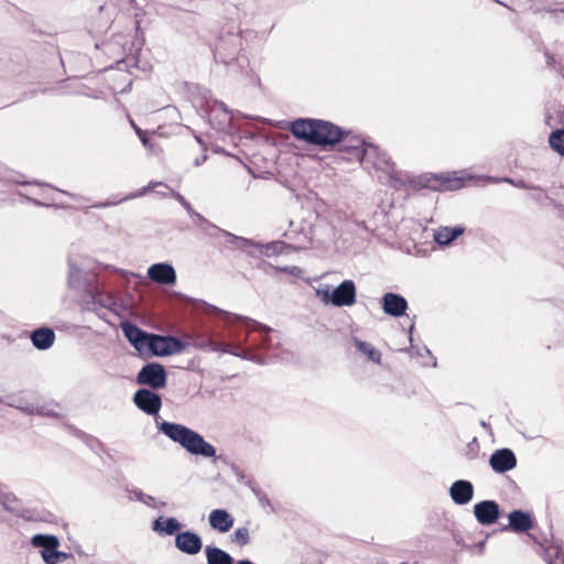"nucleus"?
<instances>
[{"label": "nucleus", "mask_w": 564, "mask_h": 564, "mask_svg": "<svg viewBox=\"0 0 564 564\" xmlns=\"http://www.w3.org/2000/svg\"><path fill=\"white\" fill-rule=\"evenodd\" d=\"M290 131L297 139L323 147L337 143L343 135L339 127L315 119H297L291 123Z\"/></svg>", "instance_id": "nucleus-1"}, {"label": "nucleus", "mask_w": 564, "mask_h": 564, "mask_svg": "<svg viewBox=\"0 0 564 564\" xmlns=\"http://www.w3.org/2000/svg\"><path fill=\"white\" fill-rule=\"evenodd\" d=\"M156 425L160 432L173 442L178 443L192 455L204 457L216 456L215 447L210 443L206 442L200 434L185 425L167 421L159 422L158 420Z\"/></svg>", "instance_id": "nucleus-2"}, {"label": "nucleus", "mask_w": 564, "mask_h": 564, "mask_svg": "<svg viewBox=\"0 0 564 564\" xmlns=\"http://www.w3.org/2000/svg\"><path fill=\"white\" fill-rule=\"evenodd\" d=\"M473 176L466 171L446 172L440 174H424L419 184L433 191H456L464 187L466 181Z\"/></svg>", "instance_id": "nucleus-3"}, {"label": "nucleus", "mask_w": 564, "mask_h": 564, "mask_svg": "<svg viewBox=\"0 0 564 564\" xmlns=\"http://www.w3.org/2000/svg\"><path fill=\"white\" fill-rule=\"evenodd\" d=\"M316 296L324 304H332L336 307L351 306L356 303L357 290L354 281L344 280L333 290L329 285L317 289Z\"/></svg>", "instance_id": "nucleus-4"}, {"label": "nucleus", "mask_w": 564, "mask_h": 564, "mask_svg": "<svg viewBox=\"0 0 564 564\" xmlns=\"http://www.w3.org/2000/svg\"><path fill=\"white\" fill-rule=\"evenodd\" d=\"M355 156L361 162L365 164L372 163L377 171H381L383 173V177H392L394 172L393 163L391 162L389 155L381 151L378 147L372 144H361V149L355 147ZM379 178H382V176H379Z\"/></svg>", "instance_id": "nucleus-5"}, {"label": "nucleus", "mask_w": 564, "mask_h": 564, "mask_svg": "<svg viewBox=\"0 0 564 564\" xmlns=\"http://www.w3.org/2000/svg\"><path fill=\"white\" fill-rule=\"evenodd\" d=\"M509 523L502 527V531H512L516 533H528L533 541L543 546L546 543V539L540 540L535 535L529 533L534 528L535 520L533 516L521 509H514L508 514Z\"/></svg>", "instance_id": "nucleus-6"}, {"label": "nucleus", "mask_w": 564, "mask_h": 564, "mask_svg": "<svg viewBox=\"0 0 564 564\" xmlns=\"http://www.w3.org/2000/svg\"><path fill=\"white\" fill-rule=\"evenodd\" d=\"M184 348V343L172 336L151 334L150 340L148 341V354L158 357L180 354Z\"/></svg>", "instance_id": "nucleus-7"}, {"label": "nucleus", "mask_w": 564, "mask_h": 564, "mask_svg": "<svg viewBox=\"0 0 564 564\" xmlns=\"http://www.w3.org/2000/svg\"><path fill=\"white\" fill-rule=\"evenodd\" d=\"M165 368L156 362H151L141 368L137 375L139 384L149 386L152 389H162L166 386Z\"/></svg>", "instance_id": "nucleus-8"}, {"label": "nucleus", "mask_w": 564, "mask_h": 564, "mask_svg": "<svg viewBox=\"0 0 564 564\" xmlns=\"http://www.w3.org/2000/svg\"><path fill=\"white\" fill-rule=\"evenodd\" d=\"M474 516L481 525L495 524L501 517V509L496 500H481L474 505Z\"/></svg>", "instance_id": "nucleus-9"}, {"label": "nucleus", "mask_w": 564, "mask_h": 564, "mask_svg": "<svg viewBox=\"0 0 564 564\" xmlns=\"http://www.w3.org/2000/svg\"><path fill=\"white\" fill-rule=\"evenodd\" d=\"M120 328L128 339V341L138 350L140 354H148V341L150 340L151 334L142 330L130 322H122Z\"/></svg>", "instance_id": "nucleus-10"}, {"label": "nucleus", "mask_w": 564, "mask_h": 564, "mask_svg": "<svg viewBox=\"0 0 564 564\" xmlns=\"http://www.w3.org/2000/svg\"><path fill=\"white\" fill-rule=\"evenodd\" d=\"M33 547L40 549L41 557L45 564H50L56 549L59 547L61 541L54 534L37 533L30 541Z\"/></svg>", "instance_id": "nucleus-11"}, {"label": "nucleus", "mask_w": 564, "mask_h": 564, "mask_svg": "<svg viewBox=\"0 0 564 564\" xmlns=\"http://www.w3.org/2000/svg\"><path fill=\"white\" fill-rule=\"evenodd\" d=\"M176 549L187 555H196L203 547V541L198 533L194 531H181L175 536Z\"/></svg>", "instance_id": "nucleus-12"}, {"label": "nucleus", "mask_w": 564, "mask_h": 564, "mask_svg": "<svg viewBox=\"0 0 564 564\" xmlns=\"http://www.w3.org/2000/svg\"><path fill=\"white\" fill-rule=\"evenodd\" d=\"M133 402L148 414H156L162 405L161 397L148 389H140L134 393Z\"/></svg>", "instance_id": "nucleus-13"}, {"label": "nucleus", "mask_w": 564, "mask_h": 564, "mask_svg": "<svg viewBox=\"0 0 564 564\" xmlns=\"http://www.w3.org/2000/svg\"><path fill=\"white\" fill-rule=\"evenodd\" d=\"M474 485L466 479L455 480L448 489L451 499L457 506L469 503L474 498Z\"/></svg>", "instance_id": "nucleus-14"}, {"label": "nucleus", "mask_w": 564, "mask_h": 564, "mask_svg": "<svg viewBox=\"0 0 564 564\" xmlns=\"http://www.w3.org/2000/svg\"><path fill=\"white\" fill-rule=\"evenodd\" d=\"M148 276L153 282L173 285L176 282V272L172 264L159 262L149 267Z\"/></svg>", "instance_id": "nucleus-15"}, {"label": "nucleus", "mask_w": 564, "mask_h": 564, "mask_svg": "<svg viewBox=\"0 0 564 564\" xmlns=\"http://www.w3.org/2000/svg\"><path fill=\"white\" fill-rule=\"evenodd\" d=\"M6 488L3 484H0V501L3 509L25 520H35L29 510L22 508L21 500L13 492L4 491Z\"/></svg>", "instance_id": "nucleus-16"}, {"label": "nucleus", "mask_w": 564, "mask_h": 564, "mask_svg": "<svg viewBox=\"0 0 564 564\" xmlns=\"http://www.w3.org/2000/svg\"><path fill=\"white\" fill-rule=\"evenodd\" d=\"M383 312L392 317H401L408 310V301L404 296L388 292L381 299Z\"/></svg>", "instance_id": "nucleus-17"}, {"label": "nucleus", "mask_w": 564, "mask_h": 564, "mask_svg": "<svg viewBox=\"0 0 564 564\" xmlns=\"http://www.w3.org/2000/svg\"><path fill=\"white\" fill-rule=\"evenodd\" d=\"M208 522L213 530L227 533L234 527L235 519L226 509H214L208 516Z\"/></svg>", "instance_id": "nucleus-18"}, {"label": "nucleus", "mask_w": 564, "mask_h": 564, "mask_svg": "<svg viewBox=\"0 0 564 564\" xmlns=\"http://www.w3.org/2000/svg\"><path fill=\"white\" fill-rule=\"evenodd\" d=\"M182 523L174 517H158L152 522V530L160 535H175L181 532Z\"/></svg>", "instance_id": "nucleus-19"}, {"label": "nucleus", "mask_w": 564, "mask_h": 564, "mask_svg": "<svg viewBox=\"0 0 564 564\" xmlns=\"http://www.w3.org/2000/svg\"><path fill=\"white\" fill-rule=\"evenodd\" d=\"M465 228L462 226H442L434 230L433 238L440 246H449L456 238L462 236Z\"/></svg>", "instance_id": "nucleus-20"}, {"label": "nucleus", "mask_w": 564, "mask_h": 564, "mask_svg": "<svg viewBox=\"0 0 564 564\" xmlns=\"http://www.w3.org/2000/svg\"><path fill=\"white\" fill-rule=\"evenodd\" d=\"M31 340L39 350L48 349L55 340V334L51 328L41 327L32 332Z\"/></svg>", "instance_id": "nucleus-21"}, {"label": "nucleus", "mask_w": 564, "mask_h": 564, "mask_svg": "<svg viewBox=\"0 0 564 564\" xmlns=\"http://www.w3.org/2000/svg\"><path fill=\"white\" fill-rule=\"evenodd\" d=\"M205 555L207 564H235L234 557L228 552L215 545H206Z\"/></svg>", "instance_id": "nucleus-22"}, {"label": "nucleus", "mask_w": 564, "mask_h": 564, "mask_svg": "<svg viewBox=\"0 0 564 564\" xmlns=\"http://www.w3.org/2000/svg\"><path fill=\"white\" fill-rule=\"evenodd\" d=\"M246 486L252 491V494L256 496L259 505L268 510L269 513H274L275 509L273 505L271 503L268 495L258 486V484L254 481L253 478H248L246 480Z\"/></svg>", "instance_id": "nucleus-23"}, {"label": "nucleus", "mask_w": 564, "mask_h": 564, "mask_svg": "<svg viewBox=\"0 0 564 564\" xmlns=\"http://www.w3.org/2000/svg\"><path fill=\"white\" fill-rule=\"evenodd\" d=\"M256 248L260 251L262 256L272 257L275 254H280L288 248V245L283 241H272L268 243H256Z\"/></svg>", "instance_id": "nucleus-24"}, {"label": "nucleus", "mask_w": 564, "mask_h": 564, "mask_svg": "<svg viewBox=\"0 0 564 564\" xmlns=\"http://www.w3.org/2000/svg\"><path fill=\"white\" fill-rule=\"evenodd\" d=\"M354 341H355L357 349L360 352L366 355L371 361H373L378 365L381 364V352L378 349H376L372 345H370L364 340H360L358 338H355Z\"/></svg>", "instance_id": "nucleus-25"}, {"label": "nucleus", "mask_w": 564, "mask_h": 564, "mask_svg": "<svg viewBox=\"0 0 564 564\" xmlns=\"http://www.w3.org/2000/svg\"><path fill=\"white\" fill-rule=\"evenodd\" d=\"M224 234H225L226 237H228V243H230L236 249L248 251L249 247H254L256 248V243H257L256 241H252V240L247 239V238L235 236V235H232V234H230L228 231H225Z\"/></svg>", "instance_id": "nucleus-26"}, {"label": "nucleus", "mask_w": 564, "mask_h": 564, "mask_svg": "<svg viewBox=\"0 0 564 564\" xmlns=\"http://www.w3.org/2000/svg\"><path fill=\"white\" fill-rule=\"evenodd\" d=\"M550 147L564 156V130H557L551 133L549 138Z\"/></svg>", "instance_id": "nucleus-27"}, {"label": "nucleus", "mask_w": 564, "mask_h": 564, "mask_svg": "<svg viewBox=\"0 0 564 564\" xmlns=\"http://www.w3.org/2000/svg\"><path fill=\"white\" fill-rule=\"evenodd\" d=\"M158 187L160 189H158L156 193L162 195V196L167 195V193L169 192L171 193V191H172V189L169 188L167 185H165V184H163L161 182H155V183H150L147 187H143L137 194L129 196V198H134V197L143 196L144 194H147L150 191H155Z\"/></svg>", "instance_id": "nucleus-28"}, {"label": "nucleus", "mask_w": 564, "mask_h": 564, "mask_svg": "<svg viewBox=\"0 0 564 564\" xmlns=\"http://www.w3.org/2000/svg\"><path fill=\"white\" fill-rule=\"evenodd\" d=\"M128 492L130 500L134 499L137 501L144 503L148 507H155V499L152 496L144 494L142 490L135 488L132 490H128Z\"/></svg>", "instance_id": "nucleus-29"}, {"label": "nucleus", "mask_w": 564, "mask_h": 564, "mask_svg": "<svg viewBox=\"0 0 564 564\" xmlns=\"http://www.w3.org/2000/svg\"><path fill=\"white\" fill-rule=\"evenodd\" d=\"M490 467L495 473L503 474L506 471L512 470L518 460H488Z\"/></svg>", "instance_id": "nucleus-30"}, {"label": "nucleus", "mask_w": 564, "mask_h": 564, "mask_svg": "<svg viewBox=\"0 0 564 564\" xmlns=\"http://www.w3.org/2000/svg\"><path fill=\"white\" fill-rule=\"evenodd\" d=\"M83 279V272L82 270L74 264L73 262H69V270H68V284L70 288H78L82 283Z\"/></svg>", "instance_id": "nucleus-31"}, {"label": "nucleus", "mask_w": 564, "mask_h": 564, "mask_svg": "<svg viewBox=\"0 0 564 564\" xmlns=\"http://www.w3.org/2000/svg\"><path fill=\"white\" fill-rule=\"evenodd\" d=\"M232 541L238 544L239 546H245L249 544L250 536H249V530L247 527H241L236 529L234 532Z\"/></svg>", "instance_id": "nucleus-32"}, {"label": "nucleus", "mask_w": 564, "mask_h": 564, "mask_svg": "<svg viewBox=\"0 0 564 564\" xmlns=\"http://www.w3.org/2000/svg\"><path fill=\"white\" fill-rule=\"evenodd\" d=\"M208 313H217V314H220L223 315V317L227 321V322H230L231 319H235V321H240V322H247V321H250L248 317L246 316H242V315H235V314H231L229 312H226V311H223L216 306H210L209 310H208Z\"/></svg>", "instance_id": "nucleus-33"}, {"label": "nucleus", "mask_w": 564, "mask_h": 564, "mask_svg": "<svg viewBox=\"0 0 564 564\" xmlns=\"http://www.w3.org/2000/svg\"><path fill=\"white\" fill-rule=\"evenodd\" d=\"M224 463H226L230 470L232 471V474L236 476L238 482L240 484H243L246 486V480L248 478H252L251 476H248L245 474V471L235 463H228V460H223Z\"/></svg>", "instance_id": "nucleus-34"}, {"label": "nucleus", "mask_w": 564, "mask_h": 564, "mask_svg": "<svg viewBox=\"0 0 564 564\" xmlns=\"http://www.w3.org/2000/svg\"><path fill=\"white\" fill-rule=\"evenodd\" d=\"M207 346L213 351H220V352L230 351L229 344L219 343L214 339H209L207 343Z\"/></svg>", "instance_id": "nucleus-35"}, {"label": "nucleus", "mask_w": 564, "mask_h": 564, "mask_svg": "<svg viewBox=\"0 0 564 564\" xmlns=\"http://www.w3.org/2000/svg\"><path fill=\"white\" fill-rule=\"evenodd\" d=\"M69 557H72L70 553H66L64 551H59L58 549H56L55 553L52 556V560L50 561V564H58Z\"/></svg>", "instance_id": "nucleus-36"}, {"label": "nucleus", "mask_w": 564, "mask_h": 564, "mask_svg": "<svg viewBox=\"0 0 564 564\" xmlns=\"http://www.w3.org/2000/svg\"><path fill=\"white\" fill-rule=\"evenodd\" d=\"M489 458H516L512 451L509 448H501L490 455Z\"/></svg>", "instance_id": "nucleus-37"}, {"label": "nucleus", "mask_w": 564, "mask_h": 564, "mask_svg": "<svg viewBox=\"0 0 564 564\" xmlns=\"http://www.w3.org/2000/svg\"><path fill=\"white\" fill-rule=\"evenodd\" d=\"M230 351H225V354H231L234 356L240 357L242 359H250L247 350L242 349L239 346L229 345Z\"/></svg>", "instance_id": "nucleus-38"}, {"label": "nucleus", "mask_w": 564, "mask_h": 564, "mask_svg": "<svg viewBox=\"0 0 564 564\" xmlns=\"http://www.w3.org/2000/svg\"><path fill=\"white\" fill-rule=\"evenodd\" d=\"M171 194L188 213L192 212L189 203L180 193L171 191Z\"/></svg>", "instance_id": "nucleus-39"}, {"label": "nucleus", "mask_w": 564, "mask_h": 564, "mask_svg": "<svg viewBox=\"0 0 564 564\" xmlns=\"http://www.w3.org/2000/svg\"><path fill=\"white\" fill-rule=\"evenodd\" d=\"M254 325H256V329L259 330V332H263L265 334L270 333L272 329L271 327L264 325V324H261V323H258V322H253Z\"/></svg>", "instance_id": "nucleus-40"}, {"label": "nucleus", "mask_w": 564, "mask_h": 564, "mask_svg": "<svg viewBox=\"0 0 564 564\" xmlns=\"http://www.w3.org/2000/svg\"><path fill=\"white\" fill-rule=\"evenodd\" d=\"M220 108H221V110H223V117H224V118H223V123H224V126H226V124H228V123L230 122V120H231V119H230V116H229V113L227 112V110L224 108V105H223V104L220 105Z\"/></svg>", "instance_id": "nucleus-41"}, {"label": "nucleus", "mask_w": 564, "mask_h": 564, "mask_svg": "<svg viewBox=\"0 0 564 564\" xmlns=\"http://www.w3.org/2000/svg\"><path fill=\"white\" fill-rule=\"evenodd\" d=\"M130 124L134 129L135 133L139 137H141L143 131L134 123V121L132 119H130Z\"/></svg>", "instance_id": "nucleus-42"}, {"label": "nucleus", "mask_w": 564, "mask_h": 564, "mask_svg": "<svg viewBox=\"0 0 564 564\" xmlns=\"http://www.w3.org/2000/svg\"><path fill=\"white\" fill-rule=\"evenodd\" d=\"M139 138L144 147H150L149 140L145 138L144 132H142V135Z\"/></svg>", "instance_id": "nucleus-43"}, {"label": "nucleus", "mask_w": 564, "mask_h": 564, "mask_svg": "<svg viewBox=\"0 0 564 564\" xmlns=\"http://www.w3.org/2000/svg\"><path fill=\"white\" fill-rule=\"evenodd\" d=\"M235 564H256V563L252 562L251 560L243 558V560H238Z\"/></svg>", "instance_id": "nucleus-44"}, {"label": "nucleus", "mask_w": 564, "mask_h": 564, "mask_svg": "<svg viewBox=\"0 0 564 564\" xmlns=\"http://www.w3.org/2000/svg\"><path fill=\"white\" fill-rule=\"evenodd\" d=\"M294 270H296V268H295V267H294V268H292V269H289V268H283V269H281V271H283V272H290V273H293V272H294Z\"/></svg>", "instance_id": "nucleus-45"}, {"label": "nucleus", "mask_w": 564, "mask_h": 564, "mask_svg": "<svg viewBox=\"0 0 564 564\" xmlns=\"http://www.w3.org/2000/svg\"><path fill=\"white\" fill-rule=\"evenodd\" d=\"M485 543H486L485 541L479 542V547L484 549L485 547Z\"/></svg>", "instance_id": "nucleus-46"}, {"label": "nucleus", "mask_w": 564, "mask_h": 564, "mask_svg": "<svg viewBox=\"0 0 564 564\" xmlns=\"http://www.w3.org/2000/svg\"><path fill=\"white\" fill-rule=\"evenodd\" d=\"M268 341H269V337L267 336V337L264 338V343H263V344H264V345H267V343H268Z\"/></svg>", "instance_id": "nucleus-47"}, {"label": "nucleus", "mask_w": 564, "mask_h": 564, "mask_svg": "<svg viewBox=\"0 0 564 564\" xmlns=\"http://www.w3.org/2000/svg\"><path fill=\"white\" fill-rule=\"evenodd\" d=\"M414 326H410V334H412V330H413Z\"/></svg>", "instance_id": "nucleus-48"}]
</instances>
